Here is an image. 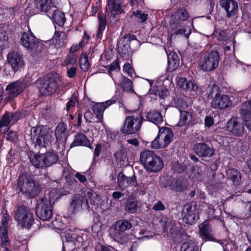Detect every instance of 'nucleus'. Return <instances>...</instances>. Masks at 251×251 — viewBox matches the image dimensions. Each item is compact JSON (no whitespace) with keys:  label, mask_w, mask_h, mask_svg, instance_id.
<instances>
[{"label":"nucleus","mask_w":251,"mask_h":251,"mask_svg":"<svg viewBox=\"0 0 251 251\" xmlns=\"http://www.w3.org/2000/svg\"><path fill=\"white\" fill-rule=\"evenodd\" d=\"M231 101L228 96L216 93L211 102V105L214 108L222 109L228 107Z\"/></svg>","instance_id":"16"},{"label":"nucleus","mask_w":251,"mask_h":251,"mask_svg":"<svg viewBox=\"0 0 251 251\" xmlns=\"http://www.w3.org/2000/svg\"><path fill=\"white\" fill-rule=\"evenodd\" d=\"M77 67L72 66L67 69V74L68 77L72 78H74L76 74Z\"/></svg>","instance_id":"60"},{"label":"nucleus","mask_w":251,"mask_h":251,"mask_svg":"<svg viewBox=\"0 0 251 251\" xmlns=\"http://www.w3.org/2000/svg\"><path fill=\"white\" fill-rule=\"evenodd\" d=\"M219 54L216 50L204 53L199 62L201 69L203 71H210L216 69L219 63Z\"/></svg>","instance_id":"7"},{"label":"nucleus","mask_w":251,"mask_h":251,"mask_svg":"<svg viewBox=\"0 0 251 251\" xmlns=\"http://www.w3.org/2000/svg\"><path fill=\"white\" fill-rule=\"evenodd\" d=\"M7 61L15 72L20 70L24 65L22 55L16 51L9 52L8 54Z\"/></svg>","instance_id":"13"},{"label":"nucleus","mask_w":251,"mask_h":251,"mask_svg":"<svg viewBox=\"0 0 251 251\" xmlns=\"http://www.w3.org/2000/svg\"><path fill=\"white\" fill-rule=\"evenodd\" d=\"M52 210L53 205L50 200L41 198L37 201L36 214L41 220H49L52 217Z\"/></svg>","instance_id":"9"},{"label":"nucleus","mask_w":251,"mask_h":251,"mask_svg":"<svg viewBox=\"0 0 251 251\" xmlns=\"http://www.w3.org/2000/svg\"><path fill=\"white\" fill-rule=\"evenodd\" d=\"M45 167H49L56 163L58 157L56 153L51 151L43 153Z\"/></svg>","instance_id":"36"},{"label":"nucleus","mask_w":251,"mask_h":251,"mask_svg":"<svg viewBox=\"0 0 251 251\" xmlns=\"http://www.w3.org/2000/svg\"><path fill=\"white\" fill-rule=\"evenodd\" d=\"M224 178L222 174L216 175L213 173L212 175V179L208 182L207 188L209 191L215 192L218 191L224 186V183L221 182L218 178Z\"/></svg>","instance_id":"27"},{"label":"nucleus","mask_w":251,"mask_h":251,"mask_svg":"<svg viewBox=\"0 0 251 251\" xmlns=\"http://www.w3.org/2000/svg\"><path fill=\"white\" fill-rule=\"evenodd\" d=\"M123 70L128 75L132 77V75L134 74V71L131 65L127 63H126L123 67Z\"/></svg>","instance_id":"59"},{"label":"nucleus","mask_w":251,"mask_h":251,"mask_svg":"<svg viewBox=\"0 0 251 251\" xmlns=\"http://www.w3.org/2000/svg\"><path fill=\"white\" fill-rule=\"evenodd\" d=\"M188 81L184 77H180L177 81L178 86L183 89L187 88V84Z\"/></svg>","instance_id":"62"},{"label":"nucleus","mask_w":251,"mask_h":251,"mask_svg":"<svg viewBox=\"0 0 251 251\" xmlns=\"http://www.w3.org/2000/svg\"><path fill=\"white\" fill-rule=\"evenodd\" d=\"M198 217V214L194 208L190 205H185L182 212L184 222L186 224L192 225L195 222Z\"/></svg>","instance_id":"22"},{"label":"nucleus","mask_w":251,"mask_h":251,"mask_svg":"<svg viewBox=\"0 0 251 251\" xmlns=\"http://www.w3.org/2000/svg\"><path fill=\"white\" fill-rule=\"evenodd\" d=\"M75 176L81 183H84L85 182H86L87 181L86 177L79 173H76V174L75 175Z\"/></svg>","instance_id":"64"},{"label":"nucleus","mask_w":251,"mask_h":251,"mask_svg":"<svg viewBox=\"0 0 251 251\" xmlns=\"http://www.w3.org/2000/svg\"><path fill=\"white\" fill-rule=\"evenodd\" d=\"M140 160L146 171L150 173L158 172L164 166L162 159L152 151H142L140 153Z\"/></svg>","instance_id":"1"},{"label":"nucleus","mask_w":251,"mask_h":251,"mask_svg":"<svg viewBox=\"0 0 251 251\" xmlns=\"http://www.w3.org/2000/svg\"><path fill=\"white\" fill-rule=\"evenodd\" d=\"M83 205L85 207H89L88 200L80 195L76 194L73 196L70 202V208L73 211H78L82 209Z\"/></svg>","instance_id":"21"},{"label":"nucleus","mask_w":251,"mask_h":251,"mask_svg":"<svg viewBox=\"0 0 251 251\" xmlns=\"http://www.w3.org/2000/svg\"><path fill=\"white\" fill-rule=\"evenodd\" d=\"M172 169L176 172L181 173L184 171L186 167L184 165H182L178 162H175L172 166Z\"/></svg>","instance_id":"55"},{"label":"nucleus","mask_w":251,"mask_h":251,"mask_svg":"<svg viewBox=\"0 0 251 251\" xmlns=\"http://www.w3.org/2000/svg\"><path fill=\"white\" fill-rule=\"evenodd\" d=\"M117 184L120 189L124 190L130 186H137V182L135 176L127 177L120 173L117 177Z\"/></svg>","instance_id":"17"},{"label":"nucleus","mask_w":251,"mask_h":251,"mask_svg":"<svg viewBox=\"0 0 251 251\" xmlns=\"http://www.w3.org/2000/svg\"><path fill=\"white\" fill-rule=\"evenodd\" d=\"M34 2L36 8L42 12H51L55 7L52 4L51 0H34Z\"/></svg>","instance_id":"29"},{"label":"nucleus","mask_w":251,"mask_h":251,"mask_svg":"<svg viewBox=\"0 0 251 251\" xmlns=\"http://www.w3.org/2000/svg\"><path fill=\"white\" fill-rule=\"evenodd\" d=\"M10 116L11 117V121L12 122V124H14L18 120L23 118V114L20 111H17L11 113Z\"/></svg>","instance_id":"54"},{"label":"nucleus","mask_w":251,"mask_h":251,"mask_svg":"<svg viewBox=\"0 0 251 251\" xmlns=\"http://www.w3.org/2000/svg\"><path fill=\"white\" fill-rule=\"evenodd\" d=\"M197 89L198 86L195 83L191 81H188L187 84V88L185 89L190 91H195L197 90Z\"/></svg>","instance_id":"63"},{"label":"nucleus","mask_w":251,"mask_h":251,"mask_svg":"<svg viewBox=\"0 0 251 251\" xmlns=\"http://www.w3.org/2000/svg\"><path fill=\"white\" fill-rule=\"evenodd\" d=\"M142 124V121L140 117L128 116L125 119L122 131L124 134H134L140 129Z\"/></svg>","instance_id":"12"},{"label":"nucleus","mask_w":251,"mask_h":251,"mask_svg":"<svg viewBox=\"0 0 251 251\" xmlns=\"http://www.w3.org/2000/svg\"><path fill=\"white\" fill-rule=\"evenodd\" d=\"M17 186L23 194L31 198L38 195L40 191L38 183L26 174L19 176Z\"/></svg>","instance_id":"3"},{"label":"nucleus","mask_w":251,"mask_h":251,"mask_svg":"<svg viewBox=\"0 0 251 251\" xmlns=\"http://www.w3.org/2000/svg\"><path fill=\"white\" fill-rule=\"evenodd\" d=\"M147 120L156 125L160 124L163 121V117L161 113L155 109L151 110L146 116Z\"/></svg>","instance_id":"31"},{"label":"nucleus","mask_w":251,"mask_h":251,"mask_svg":"<svg viewBox=\"0 0 251 251\" xmlns=\"http://www.w3.org/2000/svg\"><path fill=\"white\" fill-rule=\"evenodd\" d=\"M196 246L192 241L184 242L181 246L182 251H197L196 249Z\"/></svg>","instance_id":"50"},{"label":"nucleus","mask_w":251,"mask_h":251,"mask_svg":"<svg viewBox=\"0 0 251 251\" xmlns=\"http://www.w3.org/2000/svg\"><path fill=\"white\" fill-rule=\"evenodd\" d=\"M240 114L242 120L244 122V125H246L249 130H251V112L247 109H241Z\"/></svg>","instance_id":"40"},{"label":"nucleus","mask_w":251,"mask_h":251,"mask_svg":"<svg viewBox=\"0 0 251 251\" xmlns=\"http://www.w3.org/2000/svg\"><path fill=\"white\" fill-rule=\"evenodd\" d=\"M10 219V217L7 212V210L3 209L2 211V218L1 225L0 226V238L2 241V245H7L9 242L8 236L7 228L6 224Z\"/></svg>","instance_id":"15"},{"label":"nucleus","mask_w":251,"mask_h":251,"mask_svg":"<svg viewBox=\"0 0 251 251\" xmlns=\"http://www.w3.org/2000/svg\"><path fill=\"white\" fill-rule=\"evenodd\" d=\"M132 16H134L135 18L138 19L140 20V22L141 23L145 22L148 19V17L147 14L140 10L133 11L132 12L131 17Z\"/></svg>","instance_id":"47"},{"label":"nucleus","mask_w":251,"mask_h":251,"mask_svg":"<svg viewBox=\"0 0 251 251\" xmlns=\"http://www.w3.org/2000/svg\"><path fill=\"white\" fill-rule=\"evenodd\" d=\"M108 73L111 74L112 71L118 72L120 70V61L116 59L110 65L107 67Z\"/></svg>","instance_id":"51"},{"label":"nucleus","mask_w":251,"mask_h":251,"mask_svg":"<svg viewBox=\"0 0 251 251\" xmlns=\"http://www.w3.org/2000/svg\"><path fill=\"white\" fill-rule=\"evenodd\" d=\"M14 218L19 225L27 228H30L34 221L32 212L25 205L18 207L14 212Z\"/></svg>","instance_id":"5"},{"label":"nucleus","mask_w":251,"mask_h":251,"mask_svg":"<svg viewBox=\"0 0 251 251\" xmlns=\"http://www.w3.org/2000/svg\"><path fill=\"white\" fill-rule=\"evenodd\" d=\"M139 202L137 200H128L125 205V211L129 214H134L137 212Z\"/></svg>","instance_id":"39"},{"label":"nucleus","mask_w":251,"mask_h":251,"mask_svg":"<svg viewBox=\"0 0 251 251\" xmlns=\"http://www.w3.org/2000/svg\"><path fill=\"white\" fill-rule=\"evenodd\" d=\"M173 136V132L169 127L160 128L158 135L151 142V148L158 149L166 147L171 142Z\"/></svg>","instance_id":"8"},{"label":"nucleus","mask_w":251,"mask_h":251,"mask_svg":"<svg viewBox=\"0 0 251 251\" xmlns=\"http://www.w3.org/2000/svg\"><path fill=\"white\" fill-rule=\"evenodd\" d=\"M26 87V83L24 81L17 80L10 83L6 88V91L8 92L10 97H15L18 96Z\"/></svg>","instance_id":"18"},{"label":"nucleus","mask_w":251,"mask_h":251,"mask_svg":"<svg viewBox=\"0 0 251 251\" xmlns=\"http://www.w3.org/2000/svg\"><path fill=\"white\" fill-rule=\"evenodd\" d=\"M6 138L7 140L12 142H15L18 140L16 132L12 131H9L6 134Z\"/></svg>","instance_id":"58"},{"label":"nucleus","mask_w":251,"mask_h":251,"mask_svg":"<svg viewBox=\"0 0 251 251\" xmlns=\"http://www.w3.org/2000/svg\"><path fill=\"white\" fill-rule=\"evenodd\" d=\"M13 125L12 122L11 121V117L10 114L6 112L1 117L0 120V127L3 126H9L10 125Z\"/></svg>","instance_id":"48"},{"label":"nucleus","mask_w":251,"mask_h":251,"mask_svg":"<svg viewBox=\"0 0 251 251\" xmlns=\"http://www.w3.org/2000/svg\"><path fill=\"white\" fill-rule=\"evenodd\" d=\"M114 156L117 162H124L126 157V152L125 149L121 148L118 150Z\"/></svg>","instance_id":"46"},{"label":"nucleus","mask_w":251,"mask_h":251,"mask_svg":"<svg viewBox=\"0 0 251 251\" xmlns=\"http://www.w3.org/2000/svg\"><path fill=\"white\" fill-rule=\"evenodd\" d=\"M168 54V66L167 70L169 72L175 70L179 65V59L177 54L173 51Z\"/></svg>","instance_id":"28"},{"label":"nucleus","mask_w":251,"mask_h":251,"mask_svg":"<svg viewBox=\"0 0 251 251\" xmlns=\"http://www.w3.org/2000/svg\"><path fill=\"white\" fill-rule=\"evenodd\" d=\"M29 136L31 142L35 145L46 147L52 140V131L47 126H35L31 128Z\"/></svg>","instance_id":"2"},{"label":"nucleus","mask_w":251,"mask_h":251,"mask_svg":"<svg viewBox=\"0 0 251 251\" xmlns=\"http://www.w3.org/2000/svg\"><path fill=\"white\" fill-rule=\"evenodd\" d=\"M219 88L216 84H213L212 85H209L207 88V94L208 95V98L212 97L213 94L214 93L218 94Z\"/></svg>","instance_id":"53"},{"label":"nucleus","mask_w":251,"mask_h":251,"mask_svg":"<svg viewBox=\"0 0 251 251\" xmlns=\"http://www.w3.org/2000/svg\"><path fill=\"white\" fill-rule=\"evenodd\" d=\"M155 95H157L160 99H164L169 95V92L167 89L158 90L154 93Z\"/></svg>","instance_id":"56"},{"label":"nucleus","mask_w":251,"mask_h":251,"mask_svg":"<svg viewBox=\"0 0 251 251\" xmlns=\"http://www.w3.org/2000/svg\"><path fill=\"white\" fill-rule=\"evenodd\" d=\"M170 187L171 189L177 192H181L186 188L185 185L180 179H173Z\"/></svg>","instance_id":"41"},{"label":"nucleus","mask_w":251,"mask_h":251,"mask_svg":"<svg viewBox=\"0 0 251 251\" xmlns=\"http://www.w3.org/2000/svg\"><path fill=\"white\" fill-rule=\"evenodd\" d=\"M78 100L76 97L73 96L69 100L66 105V110L69 111L72 107H74L78 104Z\"/></svg>","instance_id":"57"},{"label":"nucleus","mask_w":251,"mask_h":251,"mask_svg":"<svg viewBox=\"0 0 251 251\" xmlns=\"http://www.w3.org/2000/svg\"><path fill=\"white\" fill-rule=\"evenodd\" d=\"M191 33V29L188 25H174L171 30V37L175 38L178 35H184L186 38H188Z\"/></svg>","instance_id":"25"},{"label":"nucleus","mask_w":251,"mask_h":251,"mask_svg":"<svg viewBox=\"0 0 251 251\" xmlns=\"http://www.w3.org/2000/svg\"><path fill=\"white\" fill-rule=\"evenodd\" d=\"M67 39V34L63 31H56L53 38V42L57 48L64 46Z\"/></svg>","instance_id":"33"},{"label":"nucleus","mask_w":251,"mask_h":251,"mask_svg":"<svg viewBox=\"0 0 251 251\" xmlns=\"http://www.w3.org/2000/svg\"><path fill=\"white\" fill-rule=\"evenodd\" d=\"M20 41L21 44L30 51L33 56L38 55L43 49L42 44L31 33L23 32Z\"/></svg>","instance_id":"6"},{"label":"nucleus","mask_w":251,"mask_h":251,"mask_svg":"<svg viewBox=\"0 0 251 251\" xmlns=\"http://www.w3.org/2000/svg\"><path fill=\"white\" fill-rule=\"evenodd\" d=\"M201 166H199L198 165L194 166L193 169V174L196 178H199L200 176H202L205 167L203 164Z\"/></svg>","instance_id":"52"},{"label":"nucleus","mask_w":251,"mask_h":251,"mask_svg":"<svg viewBox=\"0 0 251 251\" xmlns=\"http://www.w3.org/2000/svg\"><path fill=\"white\" fill-rule=\"evenodd\" d=\"M48 16L51 17L53 22L59 26L63 25L66 21L64 13L58 10L56 7L49 12Z\"/></svg>","instance_id":"30"},{"label":"nucleus","mask_w":251,"mask_h":251,"mask_svg":"<svg viewBox=\"0 0 251 251\" xmlns=\"http://www.w3.org/2000/svg\"><path fill=\"white\" fill-rule=\"evenodd\" d=\"M107 5L111 12H114L116 14L121 10V5L116 2V0H107Z\"/></svg>","instance_id":"49"},{"label":"nucleus","mask_w":251,"mask_h":251,"mask_svg":"<svg viewBox=\"0 0 251 251\" xmlns=\"http://www.w3.org/2000/svg\"><path fill=\"white\" fill-rule=\"evenodd\" d=\"M36 85L41 94L43 95H50L55 93L57 88L56 81L53 78L44 76L38 79Z\"/></svg>","instance_id":"10"},{"label":"nucleus","mask_w":251,"mask_h":251,"mask_svg":"<svg viewBox=\"0 0 251 251\" xmlns=\"http://www.w3.org/2000/svg\"><path fill=\"white\" fill-rule=\"evenodd\" d=\"M220 5L226 11L227 18L233 17L238 9L237 3L234 0H221Z\"/></svg>","instance_id":"20"},{"label":"nucleus","mask_w":251,"mask_h":251,"mask_svg":"<svg viewBox=\"0 0 251 251\" xmlns=\"http://www.w3.org/2000/svg\"><path fill=\"white\" fill-rule=\"evenodd\" d=\"M104 110L102 105H101L100 103L96 104L93 106V111L96 114L97 119V122H100L102 120Z\"/></svg>","instance_id":"44"},{"label":"nucleus","mask_w":251,"mask_h":251,"mask_svg":"<svg viewBox=\"0 0 251 251\" xmlns=\"http://www.w3.org/2000/svg\"><path fill=\"white\" fill-rule=\"evenodd\" d=\"M187 11L184 8H179L171 15L170 23L174 25H178L181 22L186 21L189 18Z\"/></svg>","instance_id":"24"},{"label":"nucleus","mask_w":251,"mask_h":251,"mask_svg":"<svg viewBox=\"0 0 251 251\" xmlns=\"http://www.w3.org/2000/svg\"><path fill=\"white\" fill-rule=\"evenodd\" d=\"M68 136L66 125L63 123L58 124L55 130V136L58 143L64 146Z\"/></svg>","instance_id":"19"},{"label":"nucleus","mask_w":251,"mask_h":251,"mask_svg":"<svg viewBox=\"0 0 251 251\" xmlns=\"http://www.w3.org/2000/svg\"><path fill=\"white\" fill-rule=\"evenodd\" d=\"M99 21L98 29L97 31V36L98 38H101L102 32L105 28L106 25V17L101 13H99L98 14Z\"/></svg>","instance_id":"37"},{"label":"nucleus","mask_w":251,"mask_h":251,"mask_svg":"<svg viewBox=\"0 0 251 251\" xmlns=\"http://www.w3.org/2000/svg\"><path fill=\"white\" fill-rule=\"evenodd\" d=\"M83 146L86 147H89L90 143L87 137L83 133H77L75 136V139L74 142L71 144L70 148H73L75 146Z\"/></svg>","instance_id":"32"},{"label":"nucleus","mask_w":251,"mask_h":251,"mask_svg":"<svg viewBox=\"0 0 251 251\" xmlns=\"http://www.w3.org/2000/svg\"><path fill=\"white\" fill-rule=\"evenodd\" d=\"M193 150L198 156L201 157H210L214 154V149L203 142L195 144Z\"/></svg>","instance_id":"14"},{"label":"nucleus","mask_w":251,"mask_h":251,"mask_svg":"<svg viewBox=\"0 0 251 251\" xmlns=\"http://www.w3.org/2000/svg\"><path fill=\"white\" fill-rule=\"evenodd\" d=\"M79 67L84 72L87 71L90 67L88 56L86 54H81L79 60Z\"/></svg>","instance_id":"43"},{"label":"nucleus","mask_w":251,"mask_h":251,"mask_svg":"<svg viewBox=\"0 0 251 251\" xmlns=\"http://www.w3.org/2000/svg\"><path fill=\"white\" fill-rule=\"evenodd\" d=\"M200 235L205 241H214L215 238L212 233L211 225L207 221H203L199 226Z\"/></svg>","instance_id":"23"},{"label":"nucleus","mask_w":251,"mask_h":251,"mask_svg":"<svg viewBox=\"0 0 251 251\" xmlns=\"http://www.w3.org/2000/svg\"><path fill=\"white\" fill-rule=\"evenodd\" d=\"M132 225L130 223L125 220L116 221L111 226L109 234L115 241L121 245L127 243L129 241L128 235L124 233L130 229Z\"/></svg>","instance_id":"4"},{"label":"nucleus","mask_w":251,"mask_h":251,"mask_svg":"<svg viewBox=\"0 0 251 251\" xmlns=\"http://www.w3.org/2000/svg\"><path fill=\"white\" fill-rule=\"evenodd\" d=\"M226 176L228 179L230 180L235 185L240 184L241 175L239 171L234 169H229L226 171Z\"/></svg>","instance_id":"35"},{"label":"nucleus","mask_w":251,"mask_h":251,"mask_svg":"<svg viewBox=\"0 0 251 251\" xmlns=\"http://www.w3.org/2000/svg\"><path fill=\"white\" fill-rule=\"evenodd\" d=\"M226 130L228 135L241 137L245 131L244 122L240 118H231L227 123Z\"/></svg>","instance_id":"11"},{"label":"nucleus","mask_w":251,"mask_h":251,"mask_svg":"<svg viewBox=\"0 0 251 251\" xmlns=\"http://www.w3.org/2000/svg\"><path fill=\"white\" fill-rule=\"evenodd\" d=\"M193 112L191 111L180 110V118L178 126H185L188 127L190 125H193Z\"/></svg>","instance_id":"26"},{"label":"nucleus","mask_w":251,"mask_h":251,"mask_svg":"<svg viewBox=\"0 0 251 251\" xmlns=\"http://www.w3.org/2000/svg\"><path fill=\"white\" fill-rule=\"evenodd\" d=\"M77 56L74 53L69 54L62 62L63 66H68L69 65H74L77 61Z\"/></svg>","instance_id":"45"},{"label":"nucleus","mask_w":251,"mask_h":251,"mask_svg":"<svg viewBox=\"0 0 251 251\" xmlns=\"http://www.w3.org/2000/svg\"><path fill=\"white\" fill-rule=\"evenodd\" d=\"M44 161L43 153H36L30 156V163L37 168H46Z\"/></svg>","instance_id":"34"},{"label":"nucleus","mask_w":251,"mask_h":251,"mask_svg":"<svg viewBox=\"0 0 251 251\" xmlns=\"http://www.w3.org/2000/svg\"><path fill=\"white\" fill-rule=\"evenodd\" d=\"M152 209L155 211H163L165 209V206L161 201H158L153 205Z\"/></svg>","instance_id":"61"},{"label":"nucleus","mask_w":251,"mask_h":251,"mask_svg":"<svg viewBox=\"0 0 251 251\" xmlns=\"http://www.w3.org/2000/svg\"><path fill=\"white\" fill-rule=\"evenodd\" d=\"M121 86L124 91L134 93L132 81L126 76H122L121 80Z\"/></svg>","instance_id":"38"},{"label":"nucleus","mask_w":251,"mask_h":251,"mask_svg":"<svg viewBox=\"0 0 251 251\" xmlns=\"http://www.w3.org/2000/svg\"><path fill=\"white\" fill-rule=\"evenodd\" d=\"M123 42L128 44L129 47L133 45H138L139 41L137 39L135 35L132 34H126L123 37Z\"/></svg>","instance_id":"42"}]
</instances>
